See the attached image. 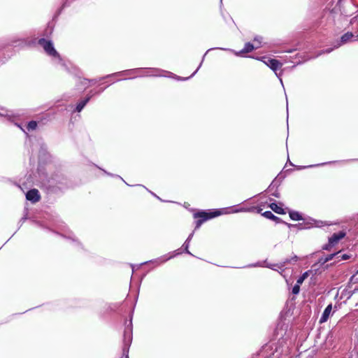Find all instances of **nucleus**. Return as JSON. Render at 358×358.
<instances>
[{
	"mask_svg": "<svg viewBox=\"0 0 358 358\" xmlns=\"http://www.w3.org/2000/svg\"><path fill=\"white\" fill-rule=\"evenodd\" d=\"M356 2V0H338L336 6L331 10V13L334 17L338 13L346 16L352 15L358 11Z\"/></svg>",
	"mask_w": 358,
	"mask_h": 358,
	"instance_id": "obj_1",
	"label": "nucleus"
},
{
	"mask_svg": "<svg viewBox=\"0 0 358 358\" xmlns=\"http://www.w3.org/2000/svg\"><path fill=\"white\" fill-rule=\"evenodd\" d=\"M227 213H228L227 208H223L222 210H216L211 213L200 212V213H196V214H194L195 217L201 218V220L196 221V228H199L200 226L202 224V223L208 219H211V218L217 217L222 214H227Z\"/></svg>",
	"mask_w": 358,
	"mask_h": 358,
	"instance_id": "obj_2",
	"label": "nucleus"
},
{
	"mask_svg": "<svg viewBox=\"0 0 358 358\" xmlns=\"http://www.w3.org/2000/svg\"><path fill=\"white\" fill-rule=\"evenodd\" d=\"M38 43L41 45L45 53L55 59H60V57L57 51L55 50L53 43L50 41L41 38Z\"/></svg>",
	"mask_w": 358,
	"mask_h": 358,
	"instance_id": "obj_3",
	"label": "nucleus"
},
{
	"mask_svg": "<svg viewBox=\"0 0 358 358\" xmlns=\"http://www.w3.org/2000/svg\"><path fill=\"white\" fill-rule=\"evenodd\" d=\"M257 59L260 60L262 62H264V64H265L266 66H268L271 69H272L275 72V75L278 77H280V76L277 73L276 71L278 69L281 68V66L282 65V63H280L279 61H278L276 59H267L265 57H258V58H257Z\"/></svg>",
	"mask_w": 358,
	"mask_h": 358,
	"instance_id": "obj_4",
	"label": "nucleus"
},
{
	"mask_svg": "<svg viewBox=\"0 0 358 358\" xmlns=\"http://www.w3.org/2000/svg\"><path fill=\"white\" fill-rule=\"evenodd\" d=\"M259 48V45H255V44H252L251 43H246L245 44L244 48L243 50H241V51L236 52L231 49H224V50H227V51L234 52L236 56H241L242 54L250 52L253 50L257 49ZM222 49L224 50V48H222Z\"/></svg>",
	"mask_w": 358,
	"mask_h": 358,
	"instance_id": "obj_5",
	"label": "nucleus"
},
{
	"mask_svg": "<svg viewBox=\"0 0 358 358\" xmlns=\"http://www.w3.org/2000/svg\"><path fill=\"white\" fill-rule=\"evenodd\" d=\"M26 198L27 200L36 203L40 199L39 192L36 189H31L27 193Z\"/></svg>",
	"mask_w": 358,
	"mask_h": 358,
	"instance_id": "obj_6",
	"label": "nucleus"
},
{
	"mask_svg": "<svg viewBox=\"0 0 358 358\" xmlns=\"http://www.w3.org/2000/svg\"><path fill=\"white\" fill-rule=\"evenodd\" d=\"M331 311H332V305L329 304L324 309V310L320 319V323L322 324V323L327 322V320L329 319V316L331 314Z\"/></svg>",
	"mask_w": 358,
	"mask_h": 358,
	"instance_id": "obj_7",
	"label": "nucleus"
},
{
	"mask_svg": "<svg viewBox=\"0 0 358 358\" xmlns=\"http://www.w3.org/2000/svg\"><path fill=\"white\" fill-rule=\"evenodd\" d=\"M345 234L343 231H340L338 234H334L329 240V244L334 245L336 244L341 239L345 236Z\"/></svg>",
	"mask_w": 358,
	"mask_h": 358,
	"instance_id": "obj_8",
	"label": "nucleus"
},
{
	"mask_svg": "<svg viewBox=\"0 0 358 358\" xmlns=\"http://www.w3.org/2000/svg\"><path fill=\"white\" fill-rule=\"evenodd\" d=\"M353 36H354V35L351 32H348V33L343 34L341 38V43L339 44V45H341V44H345V43H347L351 41Z\"/></svg>",
	"mask_w": 358,
	"mask_h": 358,
	"instance_id": "obj_9",
	"label": "nucleus"
},
{
	"mask_svg": "<svg viewBox=\"0 0 358 358\" xmlns=\"http://www.w3.org/2000/svg\"><path fill=\"white\" fill-rule=\"evenodd\" d=\"M270 208L274 211L276 213H278V214H284L285 212H284V210L282 208V207L279 206L277 203H272L270 204Z\"/></svg>",
	"mask_w": 358,
	"mask_h": 358,
	"instance_id": "obj_10",
	"label": "nucleus"
},
{
	"mask_svg": "<svg viewBox=\"0 0 358 358\" xmlns=\"http://www.w3.org/2000/svg\"><path fill=\"white\" fill-rule=\"evenodd\" d=\"M90 97L88 98H86L85 99L81 101L80 102H79L76 106V111L78 112H80L83 108L85 107V106L87 104V103L90 100Z\"/></svg>",
	"mask_w": 358,
	"mask_h": 358,
	"instance_id": "obj_11",
	"label": "nucleus"
},
{
	"mask_svg": "<svg viewBox=\"0 0 358 358\" xmlns=\"http://www.w3.org/2000/svg\"><path fill=\"white\" fill-rule=\"evenodd\" d=\"M289 217L292 220H303L301 215L295 211H292L289 213Z\"/></svg>",
	"mask_w": 358,
	"mask_h": 358,
	"instance_id": "obj_12",
	"label": "nucleus"
},
{
	"mask_svg": "<svg viewBox=\"0 0 358 358\" xmlns=\"http://www.w3.org/2000/svg\"><path fill=\"white\" fill-rule=\"evenodd\" d=\"M310 273V271H308L303 273L302 275L298 278L296 282H298V284L301 285L303 282V281L309 276Z\"/></svg>",
	"mask_w": 358,
	"mask_h": 358,
	"instance_id": "obj_13",
	"label": "nucleus"
},
{
	"mask_svg": "<svg viewBox=\"0 0 358 358\" xmlns=\"http://www.w3.org/2000/svg\"><path fill=\"white\" fill-rule=\"evenodd\" d=\"M285 264L284 262L282 264H267L266 267L270 268L273 270L277 271V268L282 269V267H284Z\"/></svg>",
	"mask_w": 358,
	"mask_h": 358,
	"instance_id": "obj_14",
	"label": "nucleus"
},
{
	"mask_svg": "<svg viewBox=\"0 0 358 358\" xmlns=\"http://www.w3.org/2000/svg\"><path fill=\"white\" fill-rule=\"evenodd\" d=\"M265 217L270 220H277L278 219L276 216H275L271 211H266L262 214Z\"/></svg>",
	"mask_w": 358,
	"mask_h": 358,
	"instance_id": "obj_15",
	"label": "nucleus"
},
{
	"mask_svg": "<svg viewBox=\"0 0 358 358\" xmlns=\"http://www.w3.org/2000/svg\"><path fill=\"white\" fill-rule=\"evenodd\" d=\"M37 127V122L36 121H31L28 123L27 129L29 131L36 129Z\"/></svg>",
	"mask_w": 358,
	"mask_h": 358,
	"instance_id": "obj_16",
	"label": "nucleus"
},
{
	"mask_svg": "<svg viewBox=\"0 0 358 358\" xmlns=\"http://www.w3.org/2000/svg\"><path fill=\"white\" fill-rule=\"evenodd\" d=\"M300 284H298V282H296V284L292 288V293L294 294H299V291H300Z\"/></svg>",
	"mask_w": 358,
	"mask_h": 358,
	"instance_id": "obj_17",
	"label": "nucleus"
},
{
	"mask_svg": "<svg viewBox=\"0 0 358 358\" xmlns=\"http://www.w3.org/2000/svg\"><path fill=\"white\" fill-rule=\"evenodd\" d=\"M262 42V38L261 36H257L254 38V43L255 45H259V48L261 47Z\"/></svg>",
	"mask_w": 358,
	"mask_h": 358,
	"instance_id": "obj_18",
	"label": "nucleus"
},
{
	"mask_svg": "<svg viewBox=\"0 0 358 358\" xmlns=\"http://www.w3.org/2000/svg\"><path fill=\"white\" fill-rule=\"evenodd\" d=\"M299 257L296 255H294L291 259H287L284 262V264L292 263V262H296Z\"/></svg>",
	"mask_w": 358,
	"mask_h": 358,
	"instance_id": "obj_19",
	"label": "nucleus"
},
{
	"mask_svg": "<svg viewBox=\"0 0 358 358\" xmlns=\"http://www.w3.org/2000/svg\"><path fill=\"white\" fill-rule=\"evenodd\" d=\"M338 255V253H334V254L329 255L325 258V259H324V262L325 263V262H329V261H330V260L333 259H334V257L335 256Z\"/></svg>",
	"mask_w": 358,
	"mask_h": 358,
	"instance_id": "obj_20",
	"label": "nucleus"
},
{
	"mask_svg": "<svg viewBox=\"0 0 358 358\" xmlns=\"http://www.w3.org/2000/svg\"><path fill=\"white\" fill-rule=\"evenodd\" d=\"M0 116L10 117L8 111L3 108L0 109Z\"/></svg>",
	"mask_w": 358,
	"mask_h": 358,
	"instance_id": "obj_21",
	"label": "nucleus"
},
{
	"mask_svg": "<svg viewBox=\"0 0 358 358\" xmlns=\"http://www.w3.org/2000/svg\"><path fill=\"white\" fill-rule=\"evenodd\" d=\"M124 339L127 340L128 343H129L131 342V334L129 331L124 332Z\"/></svg>",
	"mask_w": 358,
	"mask_h": 358,
	"instance_id": "obj_22",
	"label": "nucleus"
},
{
	"mask_svg": "<svg viewBox=\"0 0 358 358\" xmlns=\"http://www.w3.org/2000/svg\"><path fill=\"white\" fill-rule=\"evenodd\" d=\"M128 352H129L128 344H125L124 349H123V354L125 355L126 358H129Z\"/></svg>",
	"mask_w": 358,
	"mask_h": 358,
	"instance_id": "obj_23",
	"label": "nucleus"
},
{
	"mask_svg": "<svg viewBox=\"0 0 358 358\" xmlns=\"http://www.w3.org/2000/svg\"><path fill=\"white\" fill-rule=\"evenodd\" d=\"M331 50H332V49H330V48H329V49H326V50H324L320 51V52H319V53L315 56V57H318V56H320V55H322V54H324V53H329V52H331Z\"/></svg>",
	"mask_w": 358,
	"mask_h": 358,
	"instance_id": "obj_24",
	"label": "nucleus"
},
{
	"mask_svg": "<svg viewBox=\"0 0 358 358\" xmlns=\"http://www.w3.org/2000/svg\"><path fill=\"white\" fill-rule=\"evenodd\" d=\"M341 257V259H339L338 261H341V260H346V259H348L350 258V256L348 255H343L341 256H338V258Z\"/></svg>",
	"mask_w": 358,
	"mask_h": 358,
	"instance_id": "obj_25",
	"label": "nucleus"
},
{
	"mask_svg": "<svg viewBox=\"0 0 358 358\" xmlns=\"http://www.w3.org/2000/svg\"><path fill=\"white\" fill-rule=\"evenodd\" d=\"M171 257H169L166 258V259H164V258H161V259H159V260L160 261V263H162V262H166V260H168V259H171Z\"/></svg>",
	"mask_w": 358,
	"mask_h": 358,
	"instance_id": "obj_26",
	"label": "nucleus"
},
{
	"mask_svg": "<svg viewBox=\"0 0 358 358\" xmlns=\"http://www.w3.org/2000/svg\"><path fill=\"white\" fill-rule=\"evenodd\" d=\"M192 237H193V233H192V234L189 236V237L187 238V239L186 242H189Z\"/></svg>",
	"mask_w": 358,
	"mask_h": 358,
	"instance_id": "obj_27",
	"label": "nucleus"
},
{
	"mask_svg": "<svg viewBox=\"0 0 358 358\" xmlns=\"http://www.w3.org/2000/svg\"><path fill=\"white\" fill-rule=\"evenodd\" d=\"M245 210L243 208H241L240 210H236L234 211H233L234 213H238V212H242V211H244Z\"/></svg>",
	"mask_w": 358,
	"mask_h": 358,
	"instance_id": "obj_28",
	"label": "nucleus"
},
{
	"mask_svg": "<svg viewBox=\"0 0 358 358\" xmlns=\"http://www.w3.org/2000/svg\"><path fill=\"white\" fill-rule=\"evenodd\" d=\"M188 243H189V242H186V241H185V248H186V250H187V248H188Z\"/></svg>",
	"mask_w": 358,
	"mask_h": 358,
	"instance_id": "obj_29",
	"label": "nucleus"
},
{
	"mask_svg": "<svg viewBox=\"0 0 358 358\" xmlns=\"http://www.w3.org/2000/svg\"><path fill=\"white\" fill-rule=\"evenodd\" d=\"M198 69H199V68H198V69H196V71L192 73V75L190 77H192V76H193L194 74H196V71H198Z\"/></svg>",
	"mask_w": 358,
	"mask_h": 358,
	"instance_id": "obj_30",
	"label": "nucleus"
},
{
	"mask_svg": "<svg viewBox=\"0 0 358 358\" xmlns=\"http://www.w3.org/2000/svg\"><path fill=\"white\" fill-rule=\"evenodd\" d=\"M22 43H26V41H22Z\"/></svg>",
	"mask_w": 358,
	"mask_h": 358,
	"instance_id": "obj_31",
	"label": "nucleus"
},
{
	"mask_svg": "<svg viewBox=\"0 0 358 358\" xmlns=\"http://www.w3.org/2000/svg\"><path fill=\"white\" fill-rule=\"evenodd\" d=\"M280 81L282 84V80L281 78H280Z\"/></svg>",
	"mask_w": 358,
	"mask_h": 358,
	"instance_id": "obj_32",
	"label": "nucleus"
}]
</instances>
